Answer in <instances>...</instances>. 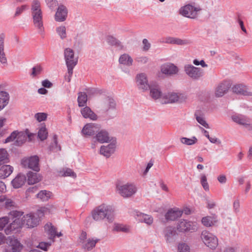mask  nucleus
<instances>
[{
    "label": "nucleus",
    "instance_id": "obj_43",
    "mask_svg": "<svg viewBox=\"0 0 252 252\" xmlns=\"http://www.w3.org/2000/svg\"><path fill=\"white\" fill-rule=\"evenodd\" d=\"M9 161V154L5 149H0V164L8 163Z\"/></svg>",
    "mask_w": 252,
    "mask_h": 252
},
{
    "label": "nucleus",
    "instance_id": "obj_58",
    "mask_svg": "<svg viewBox=\"0 0 252 252\" xmlns=\"http://www.w3.org/2000/svg\"><path fill=\"white\" fill-rule=\"evenodd\" d=\"M51 243H46L41 242L39 243L37 247L46 251L47 250L48 248L51 246Z\"/></svg>",
    "mask_w": 252,
    "mask_h": 252
},
{
    "label": "nucleus",
    "instance_id": "obj_44",
    "mask_svg": "<svg viewBox=\"0 0 252 252\" xmlns=\"http://www.w3.org/2000/svg\"><path fill=\"white\" fill-rule=\"evenodd\" d=\"M59 176H70L73 178H76V174L70 168H63L59 172Z\"/></svg>",
    "mask_w": 252,
    "mask_h": 252
},
{
    "label": "nucleus",
    "instance_id": "obj_59",
    "mask_svg": "<svg viewBox=\"0 0 252 252\" xmlns=\"http://www.w3.org/2000/svg\"><path fill=\"white\" fill-rule=\"evenodd\" d=\"M136 61L140 64H145L148 63V58L145 56H140L136 59Z\"/></svg>",
    "mask_w": 252,
    "mask_h": 252
},
{
    "label": "nucleus",
    "instance_id": "obj_7",
    "mask_svg": "<svg viewBox=\"0 0 252 252\" xmlns=\"http://www.w3.org/2000/svg\"><path fill=\"white\" fill-rule=\"evenodd\" d=\"M201 10L199 6L188 4L182 6L179 10V13L185 17L194 19L198 17Z\"/></svg>",
    "mask_w": 252,
    "mask_h": 252
},
{
    "label": "nucleus",
    "instance_id": "obj_60",
    "mask_svg": "<svg viewBox=\"0 0 252 252\" xmlns=\"http://www.w3.org/2000/svg\"><path fill=\"white\" fill-rule=\"evenodd\" d=\"M218 182L221 184H224L227 182L226 176L224 174H220L217 177Z\"/></svg>",
    "mask_w": 252,
    "mask_h": 252
},
{
    "label": "nucleus",
    "instance_id": "obj_27",
    "mask_svg": "<svg viewBox=\"0 0 252 252\" xmlns=\"http://www.w3.org/2000/svg\"><path fill=\"white\" fill-rule=\"evenodd\" d=\"M26 181V176L22 174H18L11 181V185L15 189H18L22 187Z\"/></svg>",
    "mask_w": 252,
    "mask_h": 252
},
{
    "label": "nucleus",
    "instance_id": "obj_42",
    "mask_svg": "<svg viewBox=\"0 0 252 252\" xmlns=\"http://www.w3.org/2000/svg\"><path fill=\"white\" fill-rule=\"evenodd\" d=\"M88 98L85 93H79L78 96V103L79 107H85L86 106Z\"/></svg>",
    "mask_w": 252,
    "mask_h": 252
},
{
    "label": "nucleus",
    "instance_id": "obj_33",
    "mask_svg": "<svg viewBox=\"0 0 252 252\" xmlns=\"http://www.w3.org/2000/svg\"><path fill=\"white\" fill-rule=\"evenodd\" d=\"M119 62L120 64L124 66H130L132 65L133 61L130 55L127 54H124L120 57Z\"/></svg>",
    "mask_w": 252,
    "mask_h": 252
},
{
    "label": "nucleus",
    "instance_id": "obj_51",
    "mask_svg": "<svg viewBox=\"0 0 252 252\" xmlns=\"http://www.w3.org/2000/svg\"><path fill=\"white\" fill-rule=\"evenodd\" d=\"M47 118V114L46 113H37L34 115V118L38 122L45 121Z\"/></svg>",
    "mask_w": 252,
    "mask_h": 252
},
{
    "label": "nucleus",
    "instance_id": "obj_4",
    "mask_svg": "<svg viewBox=\"0 0 252 252\" xmlns=\"http://www.w3.org/2000/svg\"><path fill=\"white\" fill-rule=\"evenodd\" d=\"M64 57L65 64L67 68L68 76L65 80L69 82L73 74V69L78 63V58L75 57L74 50L70 48H66L64 50Z\"/></svg>",
    "mask_w": 252,
    "mask_h": 252
},
{
    "label": "nucleus",
    "instance_id": "obj_14",
    "mask_svg": "<svg viewBox=\"0 0 252 252\" xmlns=\"http://www.w3.org/2000/svg\"><path fill=\"white\" fill-rule=\"evenodd\" d=\"M107 145H102L100 147L99 153L104 157L109 158L115 151L116 148V140L114 139Z\"/></svg>",
    "mask_w": 252,
    "mask_h": 252
},
{
    "label": "nucleus",
    "instance_id": "obj_24",
    "mask_svg": "<svg viewBox=\"0 0 252 252\" xmlns=\"http://www.w3.org/2000/svg\"><path fill=\"white\" fill-rule=\"evenodd\" d=\"M233 92L238 94L250 96L252 95L249 89L245 85L242 84H238L235 85L232 88Z\"/></svg>",
    "mask_w": 252,
    "mask_h": 252
},
{
    "label": "nucleus",
    "instance_id": "obj_21",
    "mask_svg": "<svg viewBox=\"0 0 252 252\" xmlns=\"http://www.w3.org/2000/svg\"><path fill=\"white\" fill-rule=\"evenodd\" d=\"M44 229L49 239L53 240V242L54 241V238L56 236L59 237L62 236V233L61 232L59 233L57 232L56 227L51 223H47L44 226Z\"/></svg>",
    "mask_w": 252,
    "mask_h": 252
},
{
    "label": "nucleus",
    "instance_id": "obj_6",
    "mask_svg": "<svg viewBox=\"0 0 252 252\" xmlns=\"http://www.w3.org/2000/svg\"><path fill=\"white\" fill-rule=\"evenodd\" d=\"M187 99L186 94L174 91L168 92L164 94L162 104L182 103Z\"/></svg>",
    "mask_w": 252,
    "mask_h": 252
},
{
    "label": "nucleus",
    "instance_id": "obj_64",
    "mask_svg": "<svg viewBox=\"0 0 252 252\" xmlns=\"http://www.w3.org/2000/svg\"><path fill=\"white\" fill-rule=\"evenodd\" d=\"M42 85L44 88H50L52 86V84L48 80H44L42 81Z\"/></svg>",
    "mask_w": 252,
    "mask_h": 252
},
{
    "label": "nucleus",
    "instance_id": "obj_50",
    "mask_svg": "<svg viewBox=\"0 0 252 252\" xmlns=\"http://www.w3.org/2000/svg\"><path fill=\"white\" fill-rule=\"evenodd\" d=\"M178 252H190V247L185 243H179L178 246Z\"/></svg>",
    "mask_w": 252,
    "mask_h": 252
},
{
    "label": "nucleus",
    "instance_id": "obj_32",
    "mask_svg": "<svg viewBox=\"0 0 252 252\" xmlns=\"http://www.w3.org/2000/svg\"><path fill=\"white\" fill-rule=\"evenodd\" d=\"M9 246L11 249L17 252H20L23 249V245L14 237H9Z\"/></svg>",
    "mask_w": 252,
    "mask_h": 252
},
{
    "label": "nucleus",
    "instance_id": "obj_2",
    "mask_svg": "<svg viewBox=\"0 0 252 252\" xmlns=\"http://www.w3.org/2000/svg\"><path fill=\"white\" fill-rule=\"evenodd\" d=\"M114 211L112 205L102 203L92 211L91 215L95 221H100L106 220L109 222H112L114 220Z\"/></svg>",
    "mask_w": 252,
    "mask_h": 252
},
{
    "label": "nucleus",
    "instance_id": "obj_13",
    "mask_svg": "<svg viewBox=\"0 0 252 252\" xmlns=\"http://www.w3.org/2000/svg\"><path fill=\"white\" fill-rule=\"evenodd\" d=\"M184 71L186 74L192 79L197 80L203 75L202 70L191 64H186L184 66Z\"/></svg>",
    "mask_w": 252,
    "mask_h": 252
},
{
    "label": "nucleus",
    "instance_id": "obj_16",
    "mask_svg": "<svg viewBox=\"0 0 252 252\" xmlns=\"http://www.w3.org/2000/svg\"><path fill=\"white\" fill-rule=\"evenodd\" d=\"M101 107L102 110L108 114H115L116 112V103L112 98H105L101 104Z\"/></svg>",
    "mask_w": 252,
    "mask_h": 252
},
{
    "label": "nucleus",
    "instance_id": "obj_41",
    "mask_svg": "<svg viewBox=\"0 0 252 252\" xmlns=\"http://www.w3.org/2000/svg\"><path fill=\"white\" fill-rule=\"evenodd\" d=\"M113 230L116 232H123L127 233L130 230V228L126 224L115 223L113 225Z\"/></svg>",
    "mask_w": 252,
    "mask_h": 252
},
{
    "label": "nucleus",
    "instance_id": "obj_23",
    "mask_svg": "<svg viewBox=\"0 0 252 252\" xmlns=\"http://www.w3.org/2000/svg\"><path fill=\"white\" fill-rule=\"evenodd\" d=\"M183 211L178 208H173L168 210L165 217L167 220H175L181 217Z\"/></svg>",
    "mask_w": 252,
    "mask_h": 252
},
{
    "label": "nucleus",
    "instance_id": "obj_49",
    "mask_svg": "<svg viewBox=\"0 0 252 252\" xmlns=\"http://www.w3.org/2000/svg\"><path fill=\"white\" fill-rule=\"evenodd\" d=\"M206 207L208 209H213L217 207V202L213 199L206 197L205 199Z\"/></svg>",
    "mask_w": 252,
    "mask_h": 252
},
{
    "label": "nucleus",
    "instance_id": "obj_37",
    "mask_svg": "<svg viewBox=\"0 0 252 252\" xmlns=\"http://www.w3.org/2000/svg\"><path fill=\"white\" fill-rule=\"evenodd\" d=\"M52 196V193L46 190H42L36 194L37 198L42 201H47Z\"/></svg>",
    "mask_w": 252,
    "mask_h": 252
},
{
    "label": "nucleus",
    "instance_id": "obj_54",
    "mask_svg": "<svg viewBox=\"0 0 252 252\" xmlns=\"http://www.w3.org/2000/svg\"><path fill=\"white\" fill-rule=\"evenodd\" d=\"M46 4L51 9H54L58 5V2L57 0H45Z\"/></svg>",
    "mask_w": 252,
    "mask_h": 252
},
{
    "label": "nucleus",
    "instance_id": "obj_5",
    "mask_svg": "<svg viewBox=\"0 0 252 252\" xmlns=\"http://www.w3.org/2000/svg\"><path fill=\"white\" fill-rule=\"evenodd\" d=\"M137 189L135 184L130 182L118 183L116 184V191L122 197L128 198L132 197L137 192Z\"/></svg>",
    "mask_w": 252,
    "mask_h": 252
},
{
    "label": "nucleus",
    "instance_id": "obj_17",
    "mask_svg": "<svg viewBox=\"0 0 252 252\" xmlns=\"http://www.w3.org/2000/svg\"><path fill=\"white\" fill-rule=\"evenodd\" d=\"M68 15V10L65 6L60 4L56 9L54 19L56 22H63L66 20Z\"/></svg>",
    "mask_w": 252,
    "mask_h": 252
},
{
    "label": "nucleus",
    "instance_id": "obj_38",
    "mask_svg": "<svg viewBox=\"0 0 252 252\" xmlns=\"http://www.w3.org/2000/svg\"><path fill=\"white\" fill-rule=\"evenodd\" d=\"M232 120L241 125H249V120L245 116L241 115H234L232 116Z\"/></svg>",
    "mask_w": 252,
    "mask_h": 252
},
{
    "label": "nucleus",
    "instance_id": "obj_62",
    "mask_svg": "<svg viewBox=\"0 0 252 252\" xmlns=\"http://www.w3.org/2000/svg\"><path fill=\"white\" fill-rule=\"evenodd\" d=\"M142 43L144 45L143 50L146 51H148L151 47V44L148 40L145 38L143 40Z\"/></svg>",
    "mask_w": 252,
    "mask_h": 252
},
{
    "label": "nucleus",
    "instance_id": "obj_40",
    "mask_svg": "<svg viewBox=\"0 0 252 252\" xmlns=\"http://www.w3.org/2000/svg\"><path fill=\"white\" fill-rule=\"evenodd\" d=\"M180 142L187 146H192L197 143L198 140L195 136H192L191 138L182 137L180 138Z\"/></svg>",
    "mask_w": 252,
    "mask_h": 252
},
{
    "label": "nucleus",
    "instance_id": "obj_63",
    "mask_svg": "<svg viewBox=\"0 0 252 252\" xmlns=\"http://www.w3.org/2000/svg\"><path fill=\"white\" fill-rule=\"evenodd\" d=\"M87 239V233L86 232L82 231L79 236L80 242L83 244Z\"/></svg>",
    "mask_w": 252,
    "mask_h": 252
},
{
    "label": "nucleus",
    "instance_id": "obj_28",
    "mask_svg": "<svg viewBox=\"0 0 252 252\" xmlns=\"http://www.w3.org/2000/svg\"><path fill=\"white\" fill-rule=\"evenodd\" d=\"M5 35L1 33L0 34V62L3 65L7 64V58L4 52V41Z\"/></svg>",
    "mask_w": 252,
    "mask_h": 252
},
{
    "label": "nucleus",
    "instance_id": "obj_12",
    "mask_svg": "<svg viewBox=\"0 0 252 252\" xmlns=\"http://www.w3.org/2000/svg\"><path fill=\"white\" fill-rule=\"evenodd\" d=\"M135 83L137 89L142 92L149 90L150 87L147 75L145 73H138L135 78Z\"/></svg>",
    "mask_w": 252,
    "mask_h": 252
},
{
    "label": "nucleus",
    "instance_id": "obj_53",
    "mask_svg": "<svg viewBox=\"0 0 252 252\" xmlns=\"http://www.w3.org/2000/svg\"><path fill=\"white\" fill-rule=\"evenodd\" d=\"M28 8V6L26 4L22 5L20 6L17 7L16 8L14 17H17L21 14L24 11Z\"/></svg>",
    "mask_w": 252,
    "mask_h": 252
},
{
    "label": "nucleus",
    "instance_id": "obj_1",
    "mask_svg": "<svg viewBox=\"0 0 252 252\" xmlns=\"http://www.w3.org/2000/svg\"><path fill=\"white\" fill-rule=\"evenodd\" d=\"M9 217L13 221L5 229L7 235L14 231H18L23 227L32 228L37 226L40 220L39 215L31 213L23 216V212L12 211L9 213Z\"/></svg>",
    "mask_w": 252,
    "mask_h": 252
},
{
    "label": "nucleus",
    "instance_id": "obj_30",
    "mask_svg": "<svg viewBox=\"0 0 252 252\" xmlns=\"http://www.w3.org/2000/svg\"><path fill=\"white\" fill-rule=\"evenodd\" d=\"M29 184L33 185L40 182L42 180L40 174L30 171L27 174Z\"/></svg>",
    "mask_w": 252,
    "mask_h": 252
},
{
    "label": "nucleus",
    "instance_id": "obj_57",
    "mask_svg": "<svg viewBox=\"0 0 252 252\" xmlns=\"http://www.w3.org/2000/svg\"><path fill=\"white\" fill-rule=\"evenodd\" d=\"M50 150L56 152L61 150V147L58 145L57 140L55 138L54 142L50 146Z\"/></svg>",
    "mask_w": 252,
    "mask_h": 252
},
{
    "label": "nucleus",
    "instance_id": "obj_3",
    "mask_svg": "<svg viewBox=\"0 0 252 252\" xmlns=\"http://www.w3.org/2000/svg\"><path fill=\"white\" fill-rule=\"evenodd\" d=\"M31 15L33 24L38 33L43 36L45 34V28L43 21V12L41 7V2L39 0H33L31 3Z\"/></svg>",
    "mask_w": 252,
    "mask_h": 252
},
{
    "label": "nucleus",
    "instance_id": "obj_22",
    "mask_svg": "<svg viewBox=\"0 0 252 252\" xmlns=\"http://www.w3.org/2000/svg\"><path fill=\"white\" fill-rule=\"evenodd\" d=\"M81 114L83 118L92 121H96L98 117L97 115L88 106L82 108L80 110Z\"/></svg>",
    "mask_w": 252,
    "mask_h": 252
},
{
    "label": "nucleus",
    "instance_id": "obj_52",
    "mask_svg": "<svg viewBox=\"0 0 252 252\" xmlns=\"http://www.w3.org/2000/svg\"><path fill=\"white\" fill-rule=\"evenodd\" d=\"M9 220H11L12 222L13 221V220L9 217V214L7 217L0 218V230H2L8 223Z\"/></svg>",
    "mask_w": 252,
    "mask_h": 252
},
{
    "label": "nucleus",
    "instance_id": "obj_47",
    "mask_svg": "<svg viewBox=\"0 0 252 252\" xmlns=\"http://www.w3.org/2000/svg\"><path fill=\"white\" fill-rule=\"evenodd\" d=\"M42 70V68L40 65H36L32 67L31 75L32 77H37L39 75Z\"/></svg>",
    "mask_w": 252,
    "mask_h": 252
},
{
    "label": "nucleus",
    "instance_id": "obj_11",
    "mask_svg": "<svg viewBox=\"0 0 252 252\" xmlns=\"http://www.w3.org/2000/svg\"><path fill=\"white\" fill-rule=\"evenodd\" d=\"M39 159L37 156H32L23 158L21 161L22 166L25 168L32 169L35 172L40 170Z\"/></svg>",
    "mask_w": 252,
    "mask_h": 252
},
{
    "label": "nucleus",
    "instance_id": "obj_25",
    "mask_svg": "<svg viewBox=\"0 0 252 252\" xmlns=\"http://www.w3.org/2000/svg\"><path fill=\"white\" fill-rule=\"evenodd\" d=\"M230 88L229 83L226 81H224L218 85L216 88L215 94L218 97L223 96L228 91Z\"/></svg>",
    "mask_w": 252,
    "mask_h": 252
},
{
    "label": "nucleus",
    "instance_id": "obj_19",
    "mask_svg": "<svg viewBox=\"0 0 252 252\" xmlns=\"http://www.w3.org/2000/svg\"><path fill=\"white\" fill-rule=\"evenodd\" d=\"M160 71L165 75L171 76L177 74L179 72V68L173 63H166L161 66Z\"/></svg>",
    "mask_w": 252,
    "mask_h": 252
},
{
    "label": "nucleus",
    "instance_id": "obj_31",
    "mask_svg": "<svg viewBox=\"0 0 252 252\" xmlns=\"http://www.w3.org/2000/svg\"><path fill=\"white\" fill-rule=\"evenodd\" d=\"M13 171V167L9 165H4L0 168V178L5 179L9 176Z\"/></svg>",
    "mask_w": 252,
    "mask_h": 252
},
{
    "label": "nucleus",
    "instance_id": "obj_18",
    "mask_svg": "<svg viewBox=\"0 0 252 252\" xmlns=\"http://www.w3.org/2000/svg\"><path fill=\"white\" fill-rule=\"evenodd\" d=\"M98 128V125L96 124L92 123L86 124L81 130V135L85 137L93 136Z\"/></svg>",
    "mask_w": 252,
    "mask_h": 252
},
{
    "label": "nucleus",
    "instance_id": "obj_61",
    "mask_svg": "<svg viewBox=\"0 0 252 252\" xmlns=\"http://www.w3.org/2000/svg\"><path fill=\"white\" fill-rule=\"evenodd\" d=\"M193 63L195 65H200L203 67H206L208 66V65L205 63L204 60H201L200 61H199L198 60L195 59L193 61Z\"/></svg>",
    "mask_w": 252,
    "mask_h": 252
},
{
    "label": "nucleus",
    "instance_id": "obj_48",
    "mask_svg": "<svg viewBox=\"0 0 252 252\" xmlns=\"http://www.w3.org/2000/svg\"><path fill=\"white\" fill-rule=\"evenodd\" d=\"M200 184L205 191H208L209 190V186L207 182V177L204 174H202L200 176Z\"/></svg>",
    "mask_w": 252,
    "mask_h": 252
},
{
    "label": "nucleus",
    "instance_id": "obj_46",
    "mask_svg": "<svg viewBox=\"0 0 252 252\" xmlns=\"http://www.w3.org/2000/svg\"><path fill=\"white\" fill-rule=\"evenodd\" d=\"M48 136L47 130L45 126H42L39 129L38 132V137L41 140L43 141L46 139Z\"/></svg>",
    "mask_w": 252,
    "mask_h": 252
},
{
    "label": "nucleus",
    "instance_id": "obj_10",
    "mask_svg": "<svg viewBox=\"0 0 252 252\" xmlns=\"http://www.w3.org/2000/svg\"><path fill=\"white\" fill-rule=\"evenodd\" d=\"M177 229L181 232H195L198 229V224L195 221L183 219L178 221Z\"/></svg>",
    "mask_w": 252,
    "mask_h": 252
},
{
    "label": "nucleus",
    "instance_id": "obj_56",
    "mask_svg": "<svg viewBox=\"0 0 252 252\" xmlns=\"http://www.w3.org/2000/svg\"><path fill=\"white\" fill-rule=\"evenodd\" d=\"M18 132L17 131H14L11 134L5 139L3 142L4 143H9L13 141L17 136Z\"/></svg>",
    "mask_w": 252,
    "mask_h": 252
},
{
    "label": "nucleus",
    "instance_id": "obj_8",
    "mask_svg": "<svg viewBox=\"0 0 252 252\" xmlns=\"http://www.w3.org/2000/svg\"><path fill=\"white\" fill-rule=\"evenodd\" d=\"M200 238L205 245L211 249H216L218 245V238L209 231L206 230L202 231Z\"/></svg>",
    "mask_w": 252,
    "mask_h": 252
},
{
    "label": "nucleus",
    "instance_id": "obj_55",
    "mask_svg": "<svg viewBox=\"0 0 252 252\" xmlns=\"http://www.w3.org/2000/svg\"><path fill=\"white\" fill-rule=\"evenodd\" d=\"M196 119L197 122L199 123L200 125H201L202 126H203L206 128H209L208 124L207 123L205 119L202 116L196 115Z\"/></svg>",
    "mask_w": 252,
    "mask_h": 252
},
{
    "label": "nucleus",
    "instance_id": "obj_29",
    "mask_svg": "<svg viewBox=\"0 0 252 252\" xmlns=\"http://www.w3.org/2000/svg\"><path fill=\"white\" fill-rule=\"evenodd\" d=\"M217 222V216L216 215L206 216L201 219L202 224L207 227L214 225Z\"/></svg>",
    "mask_w": 252,
    "mask_h": 252
},
{
    "label": "nucleus",
    "instance_id": "obj_9",
    "mask_svg": "<svg viewBox=\"0 0 252 252\" xmlns=\"http://www.w3.org/2000/svg\"><path fill=\"white\" fill-rule=\"evenodd\" d=\"M115 139L110 136L108 131L102 129L96 133L92 139L91 148L95 149L97 146V143L101 144L105 143H109L112 140Z\"/></svg>",
    "mask_w": 252,
    "mask_h": 252
},
{
    "label": "nucleus",
    "instance_id": "obj_34",
    "mask_svg": "<svg viewBox=\"0 0 252 252\" xmlns=\"http://www.w3.org/2000/svg\"><path fill=\"white\" fill-rule=\"evenodd\" d=\"M9 95L5 91L0 92V111L2 110L8 103Z\"/></svg>",
    "mask_w": 252,
    "mask_h": 252
},
{
    "label": "nucleus",
    "instance_id": "obj_26",
    "mask_svg": "<svg viewBox=\"0 0 252 252\" xmlns=\"http://www.w3.org/2000/svg\"><path fill=\"white\" fill-rule=\"evenodd\" d=\"M163 233L166 242L171 243L173 241L174 237L176 234V231L174 227L172 226H167L164 229Z\"/></svg>",
    "mask_w": 252,
    "mask_h": 252
},
{
    "label": "nucleus",
    "instance_id": "obj_36",
    "mask_svg": "<svg viewBox=\"0 0 252 252\" xmlns=\"http://www.w3.org/2000/svg\"><path fill=\"white\" fill-rule=\"evenodd\" d=\"M98 241V239L89 238L83 244L82 247L86 251H89L95 246V245Z\"/></svg>",
    "mask_w": 252,
    "mask_h": 252
},
{
    "label": "nucleus",
    "instance_id": "obj_35",
    "mask_svg": "<svg viewBox=\"0 0 252 252\" xmlns=\"http://www.w3.org/2000/svg\"><path fill=\"white\" fill-rule=\"evenodd\" d=\"M55 209V207L52 205H47L44 207H41L40 209L38 210L36 214L39 215V219L44 215L49 214L52 213Z\"/></svg>",
    "mask_w": 252,
    "mask_h": 252
},
{
    "label": "nucleus",
    "instance_id": "obj_20",
    "mask_svg": "<svg viewBox=\"0 0 252 252\" xmlns=\"http://www.w3.org/2000/svg\"><path fill=\"white\" fill-rule=\"evenodd\" d=\"M149 90H150V96L155 100H158L162 103L164 94H162L160 88L158 86H151Z\"/></svg>",
    "mask_w": 252,
    "mask_h": 252
},
{
    "label": "nucleus",
    "instance_id": "obj_39",
    "mask_svg": "<svg viewBox=\"0 0 252 252\" xmlns=\"http://www.w3.org/2000/svg\"><path fill=\"white\" fill-rule=\"evenodd\" d=\"M165 42L168 44H176L179 45H186L188 43L186 40L170 36L167 37L165 38Z\"/></svg>",
    "mask_w": 252,
    "mask_h": 252
},
{
    "label": "nucleus",
    "instance_id": "obj_15",
    "mask_svg": "<svg viewBox=\"0 0 252 252\" xmlns=\"http://www.w3.org/2000/svg\"><path fill=\"white\" fill-rule=\"evenodd\" d=\"M132 215L138 222H143L148 225H151L154 222L153 218L151 215L143 213L137 210L133 211Z\"/></svg>",
    "mask_w": 252,
    "mask_h": 252
},
{
    "label": "nucleus",
    "instance_id": "obj_45",
    "mask_svg": "<svg viewBox=\"0 0 252 252\" xmlns=\"http://www.w3.org/2000/svg\"><path fill=\"white\" fill-rule=\"evenodd\" d=\"M56 32L61 39H64L66 38V29L64 26L62 25L57 27Z\"/></svg>",
    "mask_w": 252,
    "mask_h": 252
}]
</instances>
